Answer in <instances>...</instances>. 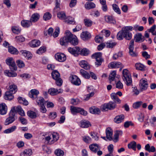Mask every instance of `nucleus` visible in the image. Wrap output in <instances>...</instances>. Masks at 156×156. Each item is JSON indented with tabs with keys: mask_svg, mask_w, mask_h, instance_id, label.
Returning <instances> with one entry per match:
<instances>
[{
	"mask_svg": "<svg viewBox=\"0 0 156 156\" xmlns=\"http://www.w3.org/2000/svg\"><path fill=\"white\" fill-rule=\"evenodd\" d=\"M89 147L90 150L96 153L97 151L100 149V147L99 145L96 144H92L89 145Z\"/></svg>",
	"mask_w": 156,
	"mask_h": 156,
	"instance_id": "obj_18",
	"label": "nucleus"
},
{
	"mask_svg": "<svg viewBox=\"0 0 156 156\" xmlns=\"http://www.w3.org/2000/svg\"><path fill=\"white\" fill-rule=\"evenodd\" d=\"M9 91L10 93L12 94H15L17 90V86L15 84H12L10 85L9 87Z\"/></svg>",
	"mask_w": 156,
	"mask_h": 156,
	"instance_id": "obj_39",
	"label": "nucleus"
},
{
	"mask_svg": "<svg viewBox=\"0 0 156 156\" xmlns=\"http://www.w3.org/2000/svg\"><path fill=\"white\" fill-rule=\"evenodd\" d=\"M55 58H66V56L63 53H57L55 55Z\"/></svg>",
	"mask_w": 156,
	"mask_h": 156,
	"instance_id": "obj_51",
	"label": "nucleus"
},
{
	"mask_svg": "<svg viewBox=\"0 0 156 156\" xmlns=\"http://www.w3.org/2000/svg\"><path fill=\"white\" fill-rule=\"evenodd\" d=\"M116 76V71H113L110 73L109 76V79L110 81L114 80Z\"/></svg>",
	"mask_w": 156,
	"mask_h": 156,
	"instance_id": "obj_47",
	"label": "nucleus"
},
{
	"mask_svg": "<svg viewBox=\"0 0 156 156\" xmlns=\"http://www.w3.org/2000/svg\"><path fill=\"white\" fill-rule=\"evenodd\" d=\"M57 17L61 20H65L67 19L65 13L63 12H59L57 14Z\"/></svg>",
	"mask_w": 156,
	"mask_h": 156,
	"instance_id": "obj_40",
	"label": "nucleus"
},
{
	"mask_svg": "<svg viewBox=\"0 0 156 156\" xmlns=\"http://www.w3.org/2000/svg\"><path fill=\"white\" fill-rule=\"evenodd\" d=\"M122 78L127 86H131L132 80L131 75L129 71L127 69H123L122 71Z\"/></svg>",
	"mask_w": 156,
	"mask_h": 156,
	"instance_id": "obj_5",
	"label": "nucleus"
},
{
	"mask_svg": "<svg viewBox=\"0 0 156 156\" xmlns=\"http://www.w3.org/2000/svg\"><path fill=\"white\" fill-rule=\"evenodd\" d=\"M11 29L13 33L18 34L20 33L21 31V29L16 26L12 27Z\"/></svg>",
	"mask_w": 156,
	"mask_h": 156,
	"instance_id": "obj_45",
	"label": "nucleus"
},
{
	"mask_svg": "<svg viewBox=\"0 0 156 156\" xmlns=\"http://www.w3.org/2000/svg\"><path fill=\"white\" fill-rule=\"evenodd\" d=\"M13 94L10 93V92H6L4 96V98L7 100L10 101L13 99Z\"/></svg>",
	"mask_w": 156,
	"mask_h": 156,
	"instance_id": "obj_28",
	"label": "nucleus"
},
{
	"mask_svg": "<svg viewBox=\"0 0 156 156\" xmlns=\"http://www.w3.org/2000/svg\"><path fill=\"white\" fill-rule=\"evenodd\" d=\"M84 23L85 25L87 27H90L93 24V22L90 19H85L84 20Z\"/></svg>",
	"mask_w": 156,
	"mask_h": 156,
	"instance_id": "obj_50",
	"label": "nucleus"
},
{
	"mask_svg": "<svg viewBox=\"0 0 156 156\" xmlns=\"http://www.w3.org/2000/svg\"><path fill=\"white\" fill-rule=\"evenodd\" d=\"M7 111V108L6 105L4 103L0 104V114L2 115H5Z\"/></svg>",
	"mask_w": 156,
	"mask_h": 156,
	"instance_id": "obj_19",
	"label": "nucleus"
},
{
	"mask_svg": "<svg viewBox=\"0 0 156 156\" xmlns=\"http://www.w3.org/2000/svg\"><path fill=\"white\" fill-rule=\"evenodd\" d=\"M21 25L24 27L28 28L32 25L31 21L23 20L21 22Z\"/></svg>",
	"mask_w": 156,
	"mask_h": 156,
	"instance_id": "obj_25",
	"label": "nucleus"
},
{
	"mask_svg": "<svg viewBox=\"0 0 156 156\" xmlns=\"http://www.w3.org/2000/svg\"><path fill=\"white\" fill-rule=\"evenodd\" d=\"M89 111L90 113L95 114H99L101 112L99 109L95 107L90 108H89Z\"/></svg>",
	"mask_w": 156,
	"mask_h": 156,
	"instance_id": "obj_31",
	"label": "nucleus"
},
{
	"mask_svg": "<svg viewBox=\"0 0 156 156\" xmlns=\"http://www.w3.org/2000/svg\"><path fill=\"white\" fill-rule=\"evenodd\" d=\"M6 63L9 65L11 71L9 72L8 70H5L4 72L5 74L10 77L16 76L17 74L14 71L17 70V67L13 59H6Z\"/></svg>",
	"mask_w": 156,
	"mask_h": 156,
	"instance_id": "obj_4",
	"label": "nucleus"
},
{
	"mask_svg": "<svg viewBox=\"0 0 156 156\" xmlns=\"http://www.w3.org/2000/svg\"><path fill=\"white\" fill-rule=\"evenodd\" d=\"M69 43L75 46L78 44V40L76 37L72 34L69 31L66 30L64 37L60 40V43L62 46H66Z\"/></svg>",
	"mask_w": 156,
	"mask_h": 156,
	"instance_id": "obj_1",
	"label": "nucleus"
},
{
	"mask_svg": "<svg viewBox=\"0 0 156 156\" xmlns=\"http://www.w3.org/2000/svg\"><path fill=\"white\" fill-rule=\"evenodd\" d=\"M142 35L141 33H138L136 34L134 36V39L135 41L136 42H143L144 39V38H142Z\"/></svg>",
	"mask_w": 156,
	"mask_h": 156,
	"instance_id": "obj_20",
	"label": "nucleus"
},
{
	"mask_svg": "<svg viewBox=\"0 0 156 156\" xmlns=\"http://www.w3.org/2000/svg\"><path fill=\"white\" fill-rule=\"evenodd\" d=\"M70 111L72 113L73 115L75 114L76 113H80L81 114L85 116L87 114V112L83 108L74 106L70 107Z\"/></svg>",
	"mask_w": 156,
	"mask_h": 156,
	"instance_id": "obj_7",
	"label": "nucleus"
},
{
	"mask_svg": "<svg viewBox=\"0 0 156 156\" xmlns=\"http://www.w3.org/2000/svg\"><path fill=\"white\" fill-rule=\"evenodd\" d=\"M124 116L123 115L117 116L114 118V122L117 123H119L123 121Z\"/></svg>",
	"mask_w": 156,
	"mask_h": 156,
	"instance_id": "obj_26",
	"label": "nucleus"
},
{
	"mask_svg": "<svg viewBox=\"0 0 156 156\" xmlns=\"http://www.w3.org/2000/svg\"><path fill=\"white\" fill-rule=\"evenodd\" d=\"M90 122L86 120H82L80 122V126L82 128H87L91 126Z\"/></svg>",
	"mask_w": 156,
	"mask_h": 156,
	"instance_id": "obj_15",
	"label": "nucleus"
},
{
	"mask_svg": "<svg viewBox=\"0 0 156 156\" xmlns=\"http://www.w3.org/2000/svg\"><path fill=\"white\" fill-rule=\"evenodd\" d=\"M142 103L141 101L136 102L133 104V107L134 108L137 109L140 107Z\"/></svg>",
	"mask_w": 156,
	"mask_h": 156,
	"instance_id": "obj_59",
	"label": "nucleus"
},
{
	"mask_svg": "<svg viewBox=\"0 0 156 156\" xmlns=\"http://www.w3.org/2000/svg\"><path fill=\"white\" fill-rule=\"evenodd\" d=\"M40 15L39 14L35 13L33 14L30 19L31 22H35L37 21L39 19Z\"/></svg>",
	"mask_w": 156,
	"mask_h": 156,
	"instance_id": "obj_30",
	"label": "nucleus"
},
{
	"mask_svg": "<svg viewBox=\"0 0 156 156\" xmlns=\"http://www.w3.org/2000/svg\"><path fill=\"white\" fill-rule=\"evenodd\" d=\"M122 64L119 62H114L110 63L108 66L109 68L112 69L117 68L121 66Z\"/></svg>",
	"mask_w": 156,
	"mask_h": 156,
	"instance_id": "obj_17",
	"label": "nucleus"
},
{
	"mask_svg": "<svg viewBox=\"0 0 156 156\" xmlns=\"http://www.w3.org/2000/svg\"><path fill=\"white\" fill-rule=\"evenodd\" d=\"M18 100L20 103L23 104L25 105H27L28 104L27 101L26 100L25 98H23L21 97L18 98Z\"/></svg>",
	"mask_w": 156,
	"mask_h": 156,
	"instance_id": "obj_48",
	"label": "nucleus"
},
{
	"mask_svg": "<svg viewBox=\"0 0 156 156\" xmlns=\"http://www.w3.org/2000/svg\"><path fill=\"white\" fill-rule=\"evenodd\" d=\"M83 141L86 143H90L91 140V139L89 136H85L83 137Z\"/></svg>",
	"mask_w": 156,
	"mask_h": 156,
	"instance_id": "obj_60",
	"label": "nucleus"
},
{
	"mask_svg": "<svg viewBox=\"0 0 156 156\" xmlns=\"http://www.w3.org/2000/svg\"><path fill=\"white\" fill-rule=\"evenodd\" d=\"M84 7L86 9L89 10L95 8L96 5L93 2H87L84 5Z\"/></svg>",
	"mask_w": 156,
	"mask_h": 156,
	"instance_id": "obj_24",
	"label": "nucleus"
},
{
	"mask_svg": "<svg viewBox=\"0 0 156 156\" xmlns=\"http://www.w3.org/2000/svg\"><path fill=\"white\" fill-rule=\"evenodd\" d=\"M32 154V151L31 149L25 150L21 154V156H30Z\"/></svg>",
	"mask_w": 156,
	"mask_h": 156,
	"instance_id": "obj_42",
	"label": "nucleus"
},
{
	"mask_svg": "<svg viewBox=\"0 0 156 156\" xmlns=\"http://www.w3.org/2000/svg\"><path fill=\"white\" fill-rule=\"evenodd\" d=\"M122 131H117L115 133L114 135V138H113V140L114 142H116L118 140L119 137V136L122 135Z\"/></svg>",
	"mask_w": 156,
	"mask_h": 156,
	"instance_id": "obj_35",
	"label": "nucleus"
},
{
	"mask_svg": "<svg viewBox=\"0 0 156 156\" xmlns=\"http://www.w3.org/2000/svg\"><path fill=\"white\" fill-rule=\"evenodd\" d=\"M135 67L136 69L142 71H146L147 70V69L146 66L140 63H136L135 65Z\"/></svg>",
	"mask_w": 156,
	"mask_h": 156,
	"instance_id": "obj_16",
	"label": "nucleus"
},
{
	"mask_svg": "<svg viewBox=\"0 0 156 156\" xmlns=\"http://www.w3.org/2000/svg\"><path fill=\"white\" fill-rule=\"evenodd\" d=\"M71 83L77 86H79L81 84V81L80 79L76 75H73L70 77Z\"/></svg>",
	"mask_w": 156,
	"mask_h": 156,
	"instance_id": "obj_11",
	"label": "nucleus"
},
{
	"mask_svg": "<svg viewBox=\"0 0 156 156\" xmlns=\"http://www.w3.org/2000/svg\"><path fill=\"white\" fill-rule=\"evenodd\" d=\"M8 51L12 54L17 55L19 51L16 48L12 46H9Z\"/></svg>",
	"mask_w": 156,
	"mask_h": 156,
	"instance_id": "obj_38",
	"label": "nucleus"
},
{
	"mask_svg": "<svg viewBox=\"0 0 156 156\" xmlns=\"http://www.w3.org/2000/svg\"><path fill=\"white\" fill-rule=\"evenodd\" d=\"M139 85L140 90H146L148 87L147 80L146 79H141L140 81Z\"/></svg>",
	"mask_w": 156,
	"mask_h": 156,
	"instance_id": "obj_10",
	"label": "nucleus"
},
{
	"mask_svg": "<svg viewBox=\"0 0 156 156\" xmlns=\"http://www.w3.org/2000/svg\"><path fill=\"white\" fill-rule=\"evenodd\" d=\"M49 117L51 119H54L57 116V114L55 112H52L50 113L48 115Z\"/></svg>",
	"mask_w": 156,
	"mask_h": 156,
	"instance_id": "obj_64",
	"label": "nucleus"
},
{
	"mask_svg": "<svg viewBox=\"0 0 156 156\" xmlns=\"http://www.w3.org/2000/svg\"><path fill=\"white\" fill-rule=\"evenodd\" d=\"M60 90H58L57 89L51 88L48 90V92L51 95H55L62 92Z\"/></svg>",
	"mask_w": 156,
	"mask_h": 156,
	"instance_id": "obj_22",
	"label": "nucleus"
},
{
	"mask_svg": "<svg viewBox=\"0 0 156 156\" xmlns=\"http://www.w3.org/2000/svg\"><path fill=\"white\" fill-rule=\"evenodd\" d=\"M79 65L81 67L86 70L90 69V67L87 62L85 60H82L79 63Z\"/></svg>",
	"mask_w": 156,
	"mask_h": 156,
	"instance_id": "obj_29",
	"label": "nucleus"
},
{
	"mask_svg": "<svg viewBox=\"0 0 156 156\" xmlns=\"http://www.w3.org/2000/svg\"><path fill=\"white\" fill-rule=\"evenodd\" d=\"M14 108V109L13 110V112L15 113V114L16 113L18 112L22 116H25V113L20 106H18L16 107H13L12 109H13Z\"/></svg>",
	"mask_w": 156,
	"mask_h": 156,
	"instance_id": "obj_12",
	"label": "nucleus"
},
{
	"mask_svg": "<svg viewBox=\"0 0 156 156\" xmlns=\"http://www.w3.org/2000/svg\"><path fill=\"white\" fill-rule=\"evenodd\" d=\"M81 38L84 41L87 40L91 37L90 34L87 31H84L81 33L80 34Z\"/></svg>",
	"mask_w": 156,
	"mask_h": 156,
	"instance_id": "obj_14",
	"label": "nucleus"
},
{
	"mask_svg": "<svg viewBox=\"0 0 156 156\" xmlns=\"http://www.w3.org/2000/svg\"><path fill=\"white\" fill-rule=\"evenodd\" d=\"M105 132L107 139L109 141L112 140H113V131L112 129L110 127L107 128L106 129Z\"/></svg>",
	"mask_w": 156,
	"mask_h": 156,
	"instance_id": "obj_13",
	"label": "nucleus"
},
{
	"mask_svg": "<svg viewBox=\"0 0 156 156\" xmlns=\"http://www.w3.org/2000/svg\"><path fill=\"white\" fill-rule=\"evenodd\" d=\"M133 29V27L132 26H126L122 27V30L117 34V39L119 40H121L124 38L126 40H130L132 38V35L130 31H132Z\"/></svg>",
	"mask_w": 156,
	"mask_h": 156,
	"instance_id": "obj_2",
	"label": "nucleus"
},
{
	"mask_svg": "<svg viewBox=\"0 0 156 156\" xmlns=\"http://www.w3.org/2000/svg\"><path fill=\"white\" fill-rule=\"evenodd\" d=\"M136 143L135 141L131 142L128 144V147L129 149H132L134 151L136 150Z\"/></svg>",
	"mask_w": 156,
	"mask_h": 156,
	"instance_id": "obj_41",
	"label": "nucleus"
},
{
	"mask_svg": "<svg viewBox=\"0 0 156 156\" xmlns=\"http://www.w3.org/2000/svg\"><path fill=\"white\" fill-rule=\"evenodd\" d=\"M14 109V108L13 109H11L9 113V117L7 118L5 121V125H8L12 123L14 121L15 114L13 112Z\"/></svg>",
	"mask_w": 156,
	"mask_h": 156,
	"instance_id": "obj_9",
	"label": "nucleus"
},
{
	"mask_svg": "<svg viewBox=\"0 0 156 156\" xmlns=\"http://www.w3.org/2000/svg\"><path fill=\"white\" fill-rule=\"evenodd\" d=\"M134 48V41L132 40L129 43V50H133Z\"/></svg>",
	"mask_w": 156,
	"mask_h": 156,
	"instance_id": "obj_63",
	"label": "nucleus"
},
{
	"mask_svg": "<svg viewBox=\"0 0 156 156\" xmlns=\"http://www.w3.org/2000/svg\"><path fill=\"white\" fill-rule=\"evenodd\" d=\"M46 50V49L45 47L42 46L37 50L36 53L39 55L45 52Z\"/></svg>",
	"mask_w": 156,
	"mask_h": 156,
	"instance_id": "obj_53",
	"label": "nucleus"
},
{
	"mask_svg": "<svg viewBox=\"0 0 156 156\" xmlns=\"http://www.w3.org/2000/svg\"><path fill=\"white\" fill-rule=\"evenodd\" d=\"M39 94V91L35 89L31 90L29 93V96L31 98H34V96H37Z\"/></svg>",
	"mask_w": 156,
	"mask_h": 156,
	"instance_id": "obj_34",
	"label": "nucleus"
},
{
	"mask_svg": "<svg viewBox=\"0 0 156 156\" xmlns=\"http://www.w3.org/2000/svg\"><path fill=\"white\" fill-rule=\"evenodd\" d=\"M27 115L30 118L32 119H35L37 117L36 113L32 111H28Z\"/></svg>",
	"mask_w": 156,
	"mask_h": 156,
	"instance_id": "obj_44",
	"label": "nucleus"
},
{
	"mask_svg": "<svg viewBox=\"0 0 156 156\" xmlns=\"http://www.w3.org/2000/svg\"><path fill=\"white\" fill-rule=\"evenodd\" d=\"M51 76L53 79L55 80L56 85L58 86H61L62 84V81L60 77V74L56 70L53 71Z\"/></svg>",
	"mask_w": 156,
	"mask_h": 156,
	"instance_id": "obj_6",
	"label": "nucleus"
},
{
	"mask_svg": "<svg viewBox=\"0 0 156 156\" xmlns=\"http://www.w3.org/2000/svg\"><path fill=\"white\" fill-rule=\"evenodd\" d=\"M112 99L114 101L115 103L120 104L121 103V100L119 98L117 95L115 93H112L111 94Z\"/></svg>",
	"mask_w": 156,
	"mask_h": 156,
	"instance_id": "obj_27",
	"label": "nucleus"
},
{
	"mask_svg": "<svg viewBox=\"0 0 156 156\" xmlns=\"http://www.w3.org/2000/svg\"><path fill=\"white\" fill-rule=\"evenodd\" d=\"M55 153L57 156H63L64 154L63 151L60 149L56 150Z\"/></svg>",
	"mask_w": 156,
	"mask_h": 156,
	"instance_id": "obj_57",
	"label": "nucleus"
},
{
	"mask_svg": "<svg viewBox=\"0 0 156 156\" xmlns=\"http://www.w3.org/2000/svg\"><path fill=\"white\" fill-rule=\"evenodd\" d=\"M36 102L37 105L39 106L44 105L45 101L44 99L42 97H39L37 98Z\"/></svg>",
	"mask_w": 156,
	"mask_h": 156,
	"instance_id": "obj_37",
	"label": "nucleus"
},
{
	"mask_svg": "<svg viewBox=\"0 0 156 156\" xmlns=\"http://www.w3.org/2000/svg\"><path fill=\"white\" fill-rule=\"evenodd\" d=\"M60 33V28L59 27H56L55 30V31L52 34L53 36L55 38L57 37Z\"/></svg>",
	"mask_w": 156,
	"mask_h": 156,
	"instance_id": "obj_55",
	"label": "nucleus"
},
{
	"mask_svg": "<svg viewBox=\"0 0 156 156\" xmlns=\"http://www.w3.org/2000/svg\"><path fill=\"white\" fill-rule=\"evenodd\" d=\"M41 44L40 41L37 40H32L30 43V46L33 48L39 46Z\"/></svg>",
	"mask_w": 156,
	"mask_h": 156,
	"instance_id": "obj_33",
	"label": "nucleus"
},
{
	"mask_svg": "<svg viewBox=\"0 0 156 156\" xmlns=\"http://www.w3.org/2000/svg\"><path fill=\"white\" fill-rule=\"evenodd\" d=\"M117 44L116 42H113L112 41H109L106 43V47L110 48H112L115 46Z\"/></svg>",
	"mask_w": 156,
	"mask_h": 156,
	"instance_id": "obj_46",
	"label": "nucleus"
},
{
	"mask_svg": "<svg viewBox=\"0 0 156 156\" xmlns=\"http://www.w3.org/2000/svg\"><path fill=\"white\" fill-rule=\"evenodd\" d=\"M42 148L44 151L48 154H49L51 153V150L50 147L46 145H43Z\"/></svg>",
	"mask_w": 156,
	"mask_h": 156,
	"instance_id": "obj_56",
	"label": "nucleus"
},
{
	"mask_svg": "<svg viewBox=\"0 0 156 156\" xmlns=\"http://www.w3.org/2000/svg\"><path fill=\"white\" fill-rule=\"evenodd\" d=\"M53 139L49 143V144H51L54 143L59 138V135L57 133H54L52 134Z\"/></svg>",
	"mask_w": 156,
	"mask_h": 156,
	"instance_id": "obj_32",
	"label": "nucleus"
},
{
	"mask_svg": "<svg viewBox=\"0 0 156 156\" xmlns=\"http://www.w3.org/2000/svg\"><path fill=\"white\" fill-rule=\"evenodd\" d=\"M20 52L21 54L25 58H30L32 57L33 55L28 51L26 50H21Z\"/></svg>",
	"mask_w": 156,
	"mask_h": 156,
	"instance_id": "obj_23",
	"label": "nucleus"
},
{
	"mask_svg": "<svg viewBox=\"0 0 156 156\" xmlns=\"http://www.w3.org/2000/svg\"><path fill=\"white\" fill-rule=\"evenodd\" d=\"M15 40L17 42H23L25 41V38L22 36H19L15 37Z\"/></svg>",
	"mask_w": 156,
	"mask_h": 156,
	"instance_id": "obj_58",
	"label": "nucleus"
},
{
	"mask_svg": "<svg viewBox=\"0 0 156 156\" xmlns=\"http://www.w3.org/2000/svg\"><path fill=\"white\" fill-rule=\"evenodd\" d=\"M116 106V103L112 101H110L108 103H105L102 106L103 111H105L108 109L112 110L114 109Z\"/></svg>",
	"mask_w": 156,
	"mask_h": 156,
	"instance_id": "obj_8",
	"label": "nucleus"
},
{
	"mask_svg": "<svg viewBox=\"0 0 156 156\" xmlns=\"http://www.w3.org/2000/svg\"><path fill=\"white\" fill-rule=\"evenodd\" d=\"M16 63L18 66L20 68H22L25 66V64L23 62L20 60H17Z\"/></svg>",
	"mask_w": 156,
	"mask_h": 156,
	"instance_id": "obj_61",
	"label": "nucleus"
},
{
	"mask_svg": "<svg viewBox=\"0 0 156 156\" xmlns=\"http://www.w3.org/2000/svg\"><path fill=\"white\" fill-rule=\"evenodd\" d=\"M113 9L119 14H121V11L118 6L116 4H113L112 5Z\"/></svg>",
	"mask_w": 156,
	"mask_h": 156,
	"instance_id": "obj_54",
	"label": "nucleus"
},
{
	"mask_svg": "<svg viewBox=\"0 0 156 156\" xmlns=\"http://www.w3.org/2000/svg\"><path fill=\"white\" fill-rule=\"evenodd\" d=\"M122 52H119L114 54L113 56V58H121L122 56Z\"/></svg>",
	"mask_w": 156,
	"mask_h": 156,
	"instance_id": "obj_62",
	"label": "nucleus"
},
{
	"mask_svg": "<svg viewBox=\"0 0 156 156\" xmlns=\"http://www.w3.org/2000/svg\"><path fill=\"white\" fill-rule=\"evenodd\" d=\"M105 21L107 23H110L115 24L116 22L114 18L111 16H105Z\"/></svg>",
	"mask_w": 156,
	"mask_h": 156,
	"instance_id": "obj_21",
	"label": "nucleus"
},
{
	"mask_svg": "<svg viewBox=\"0 0 156 156\" xmlns=\"http://www.w3.org/2000/svg\"><path fill=\"white\" fill-rule=\"evenodd\" d=\"M16 129V126H12L11 127L5 130L3 132L5 133H10L14 131Z\"/></svg>",
	"mask_w": 156,
	"mask_h": 156,
	"instance_id": "obj_43",
	"label": "nucleus"
},
{
	"mask_svg": "<svg viewBox=\"0 0 156 156\" xmlns=\"http://www.w3.org/2000/svg\"><path fill=\"white\" fill-rule=\"evenodd\" d=\"M69 52L75 56H77L80 55L82 56H87L90 53V51L86 48L82 49L78 47L68 48Z\"/></svg>",
	"mask_w": 156,
	"mask_h": 156,
	"instance_id": "obj_3",
	"label": "nucleus"
},
{
	"mask_svg": "<svg viewBox=\"0 0 156 156\" xmlns=\"http://www.w3.org/2000/svg\"><path fill=\"white\" fill-rule=\"evenodd\" d=\"M52 17V15L49 12L45 13L43 16V20L45 21L51 19Z\"/></svg>",
	"mask_w": 156,
	"mask_h": 156,
	"instance_id": "obj_49",
	"label": "nucleus"
},
{
	"mask_svg": "<svg viewBox=\"0 0 156 156\" xmlns=\"http://www.w3.org/2000/svg\"><path fill=\"white\" fill-rule=\"evenodd\" d=\"M102 55L101 52H98L93 54L91 57L92 58H101Z\"/></svg>",
	"mask_w": 156,
	"mask_h": 156,
	"instance_id": "obj_52",
	"label": "nucleus"
},
{
	"mask_svg": "<svg viewBox=\"0 0 156 156\" xmlns=\"http://www.w3.org/2000/svg\"><path fill=\"white\" fill-rule=\"evenodd\" d=\"M80 73L82 76L85 79H89L90 77V76L89 73L83 69H81L80 70Z\"/></svg>",
	"mask_w": 156,
	"mask_h": 156,
	"instance_id": "obj_36",
	"label": "nucleus"
}]
</instances>
